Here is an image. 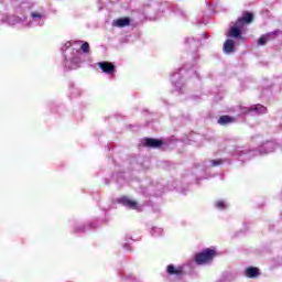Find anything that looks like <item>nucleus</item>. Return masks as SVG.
Segmentation results:
<instances>
[{"label":"nucleus","instance_id":"obj_5","mask_svg":"<svg viewBox=\"0 0 282 282\" xmlns=\"http://www.w3.org/2000/svg\"><path fill=\"white\" fill-rule=\"evenodd\" d=\"M166 272L170 276H184V268L183 267H175L173 264H169L166 267Z\"/></svg>","mask_w":282,"mask_h":282},{"label":"nucleus","instance_id":"obj_17","mask_svg":"<svg viewBox=\"0 0 282 282\" xmlns=\"http://www.w3.org/2000/svg\"><path fill=\"white\" fill-rule=\"evenodd\" d=\"M31 17L33 18V19H41V13H36V12H33L32 14H31Z\"/></svg>","mask_w":282,"mask_h":282},{"label":"nucleus","instance_id":"obj_15","mask_svg":"<svg viewBox=\"0 0 282 282\" xmlns=\"http://www.w3.org/2000/svg\"><path fill=\"white\" fill-rule=\"evenodd\" d=\"M216 208L224 210V208H226V203H224V200L216 202Z\"/></svg>","mask_w":282,"mask_h":282},{"label":"nucleus","instance_id":"obj_2","mask_svg":"<svg viewBox=\"0 0 282 282\" xmlns=\"http://www.w3.org/2000/svg\"><path fill=\"white\" fill-rule=\"evenodd\" d=\"M142 144L148 149H162L164 141L162 139L144 138Z\"/></svg>","mask_w":282,"mask_h":282},{"label":"nucleus","instance_id":"obj_1","mask_svg":"<svg viewBox=\"0 0 282 282\" xmlns=\"http://www.w3.org/2000/svg\"><path fill=\"white\" fill-rule=\"evenodd\" d=\"M215 257H217V250L206 248L203 251L195 254L194 261L197 265H206L208 263H213Z\"/></svg>","mask_w":282,"mask_h":282},{"label":"nucleus","instance_id":"obj_16","mask_svg":"<svg viewBox=\"0 0 282 282\" xmlns=\"http://www.w3.org/2000/svg\"><path fill=\"white\" fill-rule=\"evenodd\" d=\"M221 160H212V164L213 166H219V164H221Z\"/></svg>","mask_w":282,"mask_h":282},{"label":"nucleus","instance_id":"obj_6","mask_svg":"<svg viewBox=\"0 0 282 282\" xmlns=\"http://www.w3.org/2000/svg\"><path fill=\"white\" fill-rule=\"evenodd\" d=\"M118 202L121 204V206H127L128 208H131L132 210H138V202L131 200L127 196H122L118 199Z\"/></svg>","mask_w":282,"mask_h":282},{"label":"nucleus","instance_id":"obj_9","mask_svg":"<svg viewBox=\"0 0 282 282\" xmlns=\"http://www.w3.org/2000/svg\"><path fill=\"white\" fill-rule=\"evenodd\" d=\"M276 34H279V31H273L271 33H267L265 35H262L258 40V45H265V43H268V41H270L272 36H276Z\"/></svg>","mask_w":282,"mask_h":282},{"label":"nucleus","instance_id":"obj_12","mask_svg":"<svg viewBox=\"0 0 282 282\" xmlns=\"http://www.w3.org/2000/svg\"><path fill=\"white\" fill-rule=\"evenodd\" d=\"M228 36H231L232 39H241V29H239L238 25L232 26V28L229 30Z\"/></svg>","mask_w":282,"mask_h":282},{"label":"nucleus","instance_id":"obj_10","mask_svg":"<svg viewBox=\"0 0 282 282\" xmlns=\"http://www.w3.org/2000/svg\"><path fill=\"white\" fill-rule=\"evenodd\" d=\"M235 122V117H230L228 115L220 116L218 119V124L221 127H226V124H232Z\"/></svg>","mask_w":282,"mask_h":282},{"label":"nucleus","instance_id":"obj_4","mask_svg":"<svg viewBox=\"0 0 282 282\" xmlns=\"http://www.w3.org/2000/svg\"><path fill=\"white\" fill-rule=\"evenodd\" d=\"M98 67L104 72V74H115L116 73V65L111 62H99Z\"/></svg>","mask_w":282,"mask_h":282},{"label":"nucleus","instance_id":"obj_11","mask_svg":"<svg viewBox=\"0 0 282 282\" xmlns=\"http://www.w3.org/2000/svg\"><path fill=\"white\" fill-rule=\"evenodd\" d=\"M224 52L225 54H232V52H235V41L226 40L224 43Z\"/></svg>","mask_w":282,"mask_h":282},{"label":"nucleus","instance_id":"obj_3","mask_svg":"<svg viewBox=\"0 0 282 282\" xmlns=\"http://www.w3.org/2000/svg\"><path fill=\"white\" fill-rule=\"evenodd\" d=\"M254 21V13L252 12H245L241 18H239L236 21V25L241 26V25H250Z\"/></svg>","mask_w":282,"mask_h":282},{"label":"nucleus","instance_id":"obj_14","mask_svg":"<svg viewBox=\"0 0 282 282\" xmlns=\"http://www.w3.org/2000/svg\"><path fill=\"white\" fill-rule=\"evenodd\" d=\"M80 50H82L85 54H89V43L84 42V43L82 44Z\"/></svg>","mask_w":282,"mask_h":282},{"label":"nucleus","instance_id":"obj_13","mask_svg":"<svg viewBox=\"0 0 282 282\" xmlns=\"http://www.w3.org/2000/svg\"><path fill=\"white\" fill-rule=\"evenodd\" d=\"M250 111H258L259 113H268V108L263 105H257L256 107H251Z\"/></svg>","mask_w":282,"mask_h":282},{"label":"nucleus","instance_id":"obj_8","mask_svg":"<svg viewBox=\"0 0 282 282\" xmlns=\"http://www.w3.org/2000/svg\"><path fill=\"white\" fill-rule=\"evenodd\" d=\"M259 274L261 273L259 272V268L257 267H249L245 270V275L248 279H256V276H259Z\"/></svg>","mask_w":282,"mask_h":282},{"label":"nucleus","instance_id":"obj_7","mask_svg":"<svg viewBox=\"0 0 282 282\" xmlns=\"http://www.w3.org/2000/svg\"><path fill=\"white\" fill-rule=\"evenodd\" d=\"M115 28H127L131 25V19L129 18H120L117 20H113Z\"/></svg>","mask_w":282,"mask_h":282}]
</instances>
